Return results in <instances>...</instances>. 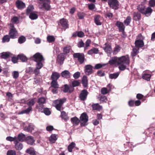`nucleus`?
Listing matches in <instances>:
<instances>
[{
  "label": "nucleus",
  "mask_w": 155,
  "mask_h": 155,
  "mask_svg": "<svg viewBox=\"0 0 155 155\" xmlns=\"http://www.w3.org/2000/svg\"><path fill=\"white\" fill-rule=\"evenodd\" d=\"M33 57L34 61L37 63L36 66H38L41 68L43 67L42 62L45 60L42 55L41 53L38 52L35 54L33 56Z\"/></svg>",
  "instance_id": "nucleus-1"
},
{
  "label": "nucleus",
  "mask_w": 155,
  "mask_h": 155,
  "mask_svg": "<svg viewBox=\"0 0 155 155\" xmlns=\"http://www.w3.org/2000/svg\"><path fill=\"white\" fill-rule=\"evenodd\" d=\"M67 99L65 97L55 100L53 101L54 106L56 109L58 111H61L64 109L62 107L63 104L66 101Z\"/></svg>",
  "instance_id": "nucleus-2"
},
{
  "label": "nucleus",
  "mask_w": 155,
  "mask_h": 155,
  "mask_svg": "<svg viewBox=\"0 0 155 155\" xmlns=\"http://www.w3.org/2000/svg\"><path fill=\"white\" fill-rule=\"evenodd\" d=\"M137 9L142 14L147 16L150 15L152 12V9L150 7L145 8V6L141 5L138 6Z\"/></svg>",
  "instance_id": "nucleus-3"
},
{
  "label": "nucleus",
  "mask_w": 155,
  "mask_h": 155,
  "mask_svg": "<svg viewBox=\"0 0 155 155\" xmlns=\"http://www.w3.org/2000/svg\"><path fill=\"white\" fill-rule=\"evenodd\" d=\"M38 2L41 5V8H43L46 11L50 10L51 8L50 0H38Z\"/></svg>",
  "instance_id": "nucleus-4"
},
{
  "label": "nucleus",
  "mask_w": 155,
  "mask_h": 155,
  "mask_svg": "<svg viewBox=\"0 0 155 155\" xmlns=\"http://www.w3.org/2000/svg\"><path fill=\"white\" fill-rule=\"evenodd\" d=\"M80 125L81 127H84L87 125V122L88 120V117L85 112L82 113L80 117Z\"/></svg>",
  "instance_id": "nucleus-5"
},
{
  "label": "nucleus",
  "mask_w": 155,
  "mask_h": 155,
  "mask_svg": "<svg viewBox=\"0 0 155 155\" xmlns=\"http://www.w3.org/2000/svg\"><path fill=\"white\" fill-rule=\"evenodd\" d=\"M41 69V68L38 66H36L35 69H34L32 67H29L26 69V72L30 74H34L35 76H38L40 74V69Z\"/></svg>",
  "instance_id": "nucleus-6"
},
{
  "label": "nucleus",
  "mask_w": 155,
  "mask_h": 155,
  "mask_svg": "<svg viewBox=\"0 0 155 155\" xmlns=\"http://www.w3.org/2000/svg\"><path fill=\"white\" fill-rule=\"evenodd\" d=\"M143 39L144 37L141 34H140L138 35L135 42L136 48H139L143 46L144 43L143 41Z\"/></svg>",
  "instance_id": "nucleus-7"
},
{
  "label": "nucleus",
  "mask_w": 155,
  "mask_h": 155,
  "mask_svg": "<svg viewBox=\"0 0 155 155\" xmlns=\"http://www.w3.org/2000/svg\"><path fill=\"white\" fill-rule=\"evenodd\" d=\"M73 57L74 59H77L80 64L84 63L85 60L84 54L80 53H74L73 54Z\"/></svg>",
  "instance_id": "nucleus-8"
},
{
  "label": "nucleus",
  "mask_w": 155,
  "mask_h": 155,
  "mask_svg": "<svg viewBox=\"0 0 155 155\" xmlns=\"http://www.w3.org/2000/svg\"><path fill=\"white\" fill-rule=\"evenodd\" d=\"M11 27L12 28L9 32V35L11 38L15 39L18 37L19 35L16 29L14 27V25H12Z\"/></svg>",
  "instance_id": "nucleus-9"
},
{
  "label": "nucleus",
  "mask_w": 155,
  "mask_h": 155,
  "mask_svg": "<svg viewBox=\"0 0 155 155\" xmlns=\"http://www.w3.org/2000/svg\"><path fill=\"white\" fill-rule=\"evenodd\" d=\"M66 55L62 53L58 54L56 58V63L60 65L63 64L64 61L66 58Z\"/></svg>",
  "instance_id": "nucleus-10"
},
{
  "label": "nucleus",
  "mask_w": 155,
  "mask_h": 155,
  "mask_svg": "<svg viewBox=\"0 0 155 155\" xmlns=\"http://www.w3.org/2000/svg\"><path fill=\"white\" fill-rule=\"evenodd\" d=\"M58 25L60 26L64 30L69 28L68 20L64 18L61 19L59 20Z\"/></svg>",
  "instance_id": "nucleus-11"
},
{
  "label": "nucleus",
  "mask_w": 155,
  "mask_h": 155,
  "mask_svg": "<svg viewBox=\"0 0 155 155\" xmlns=\"http://www.w3.org/2000/svg\"><path fill=\"white\" fill-rule=\"evenodd\" d=\"M108 4L112 8L117 10L119 8V2L117 0H109Z\"/></svg>",
  "instance_id": "nucleus-12"
},
{
  "label": "nucleus",
  "mask_w": 155,
  "mask_h": 155,
  "mask_svg": "<svg viewBox=\"0 0 155 155\" xmlns=\"http://www.w3.org/2000/svg\"><path fill=\"white\" fill-rule=\"evenodd\" d=\"M121 60H120V64H118L117 65H119L118 68L120 70L123 71L125 69L126 66L124 64L126 63V57L125 56H121Z\"/></svg>",
  "instance_id": "nucleus-13"
},
{
  "label": "nucleus",
  "mask_w": 155,
  "mask_h": 155,
  "mask_svg": "<svg viewBox=\"0 0 155 155\" xmlns=\"http://www.w3.org/2000/svg\"><path fill=\"white\" fill-rule=\"evenodd\" d=\"M115 25L118 28L119 31L122 33L124 35V29L125 26L123 22L117 21L115 24Z\"/></svg>",
  "instance_id": "nucleus-14"
},
{
  "label": "nucleus",
  "mask_w": 155,
  "mask_h": 155,
  "mask_svg": "<svg viewBox=\"0 0 155 155\" xmlns=\"http://www.w3.org/2000/svg\"><path fill=\"white\" fill-rule=\"evenodd\" d=\"M74 88L72 86H69L67 84H65L61 87V90H62L64 93H71L74 90Z\"/></svg>",
  "instance_id": "nucleus-15"
},
{
  "label": "nucleus",
  "mask_w": 155,
  "mask_h": 155,
  "mask_svg": "<svg viewBox=\"0 0 155 155\" xmlns=\"http://www.w3.org/2000/svg\"><path fill=\"white\" fill-rule=\"evenodd\" d=\"M121 57H114L109 61L108 63L111 65L113 64L117 65L118 64H120V60H121Z\"/></svg>",
  "instance_id": "nucleus-16"
},
{
  "label": "nucleus",
  "mask_w": 155,
  "mask_h": 155,
  "mask_svg": "<svg viewBox=\"0 0 155 155\" xmlns=\"http://www.w3.org/2000/svg\"><path fill=\"white\" fill-rule=\"evenodd\" d=\"M88 94V92L86 90H82L79 95V98L80 100L82 101L85 100L87 99Z\"/></svg>",
  "instance_id": "nucleus-17"
},
{
  "label": "nucleus",
  "mask_w": 155,
  "mask_h": 155,
  "mask_svg": "<svg viewBox=\"0 0 155 155\" xmlns=\"http://www.w3.org/2000/svg\"><path fill=\"white\" fill-rule=\"evenodd\" d=\"M93 66L90 65H87L85 66V72L87 75L92 74L93 72Z\"/></svg>",
  "instance_id": "nucleus-18"
},
{
  "label": "nucleus",
  "mask_w": 155,
  "mask_h": 155,
  "mask_svg": "<svg viewBox=\"0 0 155 155\" xmlns=\"http://www.w3.org/2000/svg\"><path fill=\"white\" fill-rule=\"evenodd\" d=\"M17 7L19 9L24 8L25 7V4L21 1L17 0L15 3Z\"/></svg>",
  "instance_id": "nucleus-19"
},
{
  "label": "nucleus",
  "mask_w": 155,
  "mask_h": 155,
  "mask_svg": "<svg viewBox=\"0 0 155 155\" xmlns=\"http://www.w3.org/2000/svg\"><path fill=\"white\" fill-rule=\"evenodd\" d=\"M61 75L63 78L67 79L70 78L71 74L69 71L64 70L61 73Z\"/></svg>",
  "instance_id": "nucleus-20"
},
{
  "label": "nucleus",
  "mask_w": 155,
  "mask_h": 155,
  "mask_svg": "<svg viewBox=\"0 0 155 155\" xmlns=\"http://www.w3.org/2000/svg\"><path fill=\"white\" fill-rule=\"evenodd\" d=\"M91 107L93 110L99 111L102 109V106L100 105L98 103L93 104L91 105Z\"/></svg>",
  "instance_id": "nucleus-21"
},
{
  "label": "nucleus",
  "mask_w": 155,
  "mask_h": 155,
  "mask_svg": "<svg viewBox=\"0 0 155 155\" xmlns=\"http://www.w3.org/2000/svg\"><path fill=\"white\" fill-rule=\"evenodd\" d=\"M25 141L28 144L31 145H33L35 141L33 137L31 136H29L26 137Z\"/></svg>",
  "instance_id": "nucleus-22"
},
{
  "label": "nucleus",
  "mask_w": 155,
  "mask_h": 155,
  "mask_svg": "<svg viewBox=\"0 0 155 155\" xmlns=\"http://www.w3.org/2000/svg\"><path fill=\"white\" fill-rule=\"evenodd\" d=\"M71 120L72 123L74 125L77 126L79 124V123H80V119H79L76 117L71 118Z\"/></svg>",
  "instance_id": "nucleus-23"
},
{
  "label": "nucleus",
  "mask_w": 155,
  "mask_h": 155,
  "mask_svg": "<svg viewBox=\"0 0 155 155\" xmlns=\"http://www.w3.org/2000/svg\"><path fill=\"white\" fill-rule=\"evenodd\" d=\"M15 148L17 150H21L23 147V145L22 143H19L17 140L15 142Z\"/></svg>",
  "instance_id": "nucleus-24"
},
{
  "label": "nucleus",
  "mask_w": 155,
  "mask_h": 155,
  "mask_svg": "<svg viewBox=\"0 0 155 155\" xmlns=\"http://www.w3.org/2000/svg\"><path fill=\"white\" fill-rule=\"evenodd\" d=\"M71 49V47L70 46H64L63 48V53H62L66 55V54L69 53Z\"/></svg>",
  "instance_id": "nucleus-25"
},
{
  "label": "nucleus",
  "mask_w": 155,
  "mask_h": 155,
  "mask_svg": "<svg viewBox=\"0 0 155 155\" xmlns=\"http://www.w3.org/2000/svg\"><path fill=\"white\" fill-rule=\"evenodd\" d=\"M34 130V126L31 124H30L28 126H25L24 128V130L31 133Z\"/></svg>",
  "instance_id": "nucleus-26"
},
{
  "label": "nucleus",
  "mask_w": 155,
  "mask_h": 155,
  "mask_svg": "<svg viewBox=\"0 0 155 155\" xmlns=\"http://www.w3.org/2000/svg\"><path fill=\"white\" fill-rule=\"evenodd\" d=\"M60 77L59 73L57 72H53L51 76V78L52 81H57Z\"/></svg>",
  "instance_id": "nucleus-27"
},
{
  "label": "nucleus",
  "mask_w": 155,
  "mask_h": 155,
  "mask_svg": "<svg viewBox=\"0 0 155 155\" xmlns=\"http://www.w3.org/2000/svg\"><path fill=\"white\" fill-rule=\"evenodd\" d=\"M26 138L25 135L22 133L19 134L17 137L18 141L20 142H23L25 140Z\"/></svg>",
  "instance_id": "nucleus-28"
},
{
  "label": "nucleus",
  "mask_w": 155,
  "mask_h": 155,
  "mask_svg": "<svg viewBox=\"0 0 155 155\" xmlns=\"http://www.w3.org/2000/svg\"><path fill=\"white\" fill-rule=\"evenodd\" d=\"M104 45L105 47L104 48V50L106 52L109 53L112 49L111 46L107 43H105Z\"/></svg>",
  "instance_id": "nucleus-29"
},
{
  "label": "nucleus",
  "mask_w": 155,
  "mask_h": 155,
  "mask_svg": "<svg viewBox=\"0 0 155 155\" xmlns=\"http://www.w3.org/2000/svg\"><path fill=\"white\" fill-rule=\"evenodd\" d=\"M101 16L99 15H96L94 17V21L96 24L97 25H101V23L100 21Z\"/></svg>",
  "instance_id": "nucleus-30"
},
{
  "label": "nucleus",
  "mask_w": 155,
  "mask_h": 155,
  "mask_svg": "<svg viewBox=\"0 0 155 155\" xmlns=\"http://www.w3.org/2000/svg\"><path fill=\"white\" fill-rule=\"evenodd\" d=\"M34 8L32 5H29L27 8L26 10V14L29 15V14L33 12Z\"/></svg>",
  "instance_id": "nucleus-31"
},
{
  "label": "nucleus",
  "mask_w": 155,
  "mask_h": 155,
  "mask_svg": "<svg viewBox=\"0 0 155 155\" xmlns=\"http://www.w3.org/2000/svg\"><path fill=\"white\" fill-rule=\"evenodd\" d=\"M99 50L98 48H93L88 51L87 53L89 54H96L98 52Z\"/></svg>",
  "instance_id": "nucleus-32"
},
{
  "label": "nucleus",
  "mask_w": 155,
  "mask_h": 155,
  "mask_svg": "<svg viewBox=\"0 0 155 155\" xmlns=\"http://www.w3.org/2000/svg\"><path fill=\"white\" fill-rule=\"evenodd\" d=\"M61 117L62 119H64L65 121H67L69 119L67 114L64 111H62L61 112Z\"/></svg>",
  "instance_id": "nucleus-33"
},
{
  "label": "nucleus",
  "mask_w": 155,
  "mask_h": 155,
  "mask_svg": "<svg viewBox=\"0 0 155 155\" xmlns=\"http://www.w3.org/2000/svg\"><path fill=\"white\" fill-rule=\"evenodd\" d=\"M57 136L55 134H52L49 139V140L51 143H54L57 140Z\"/></svg>",
  "instance_id": "nucleus-34"
},
{
  "label": "nucleus",
  "mask_w": 155,
  "mask_h": 155,
  "mask_svg": "<svg viewBox=\"0 0 155 155\" xmlns=\"http://www.w3.org/2000/svg\"><path fill=\"white\" fill-rule=\"evenodd\" d=\"M88 80L86 76H84L82 79V84L84 87H86L87 85Z\"/></svg>",
  "instance_id": "nucleus-35"
},
{
  "label": "nucleus",
  "mask_w": 155,
  "mask_h": 155,
  "mask_svg": "<svg viewBox=\"0 0 155 155\" xmlns=\"http://www.w3.org/2000/svg\"><path fill=\"white\" fill-rule=\"evenodd\" d=\"M11 38L8 35H6L3 36L2 39V42L3 43L8 42L9 41Z\"/></svg>",
  "instance_id": "nucleus-36"
},
{
  "label": "nucleus",
  "mask_w": 155,
  "mask_h": 155,
  "mask_svg": "<svg viewBox=\"0 0 155 155\" xmlns=\"http://www.w3.org/2000/svg\"><path fill=\"white\" fill-rule=\"evenodd\" d=\"M18 57V59L22 62H26L27 61V58L23 54H19Z\"/></svg>",
  "instance_id": "nucleus-37"
},
{
  "label": "nucleus",
  "mask_w": 155,
  "mask_h": 155,
  "mask_svg": "<svg viewBox=\"0 0 155 155\" xmlns=\"http://www.w3.org/2000/svg\"><path fill=\"white\" fill-rule=\"evenodd\" d=\"M75 143L73 142L71 143L68 147V150L69 152H71L72 151V149L75 146Z\"/></svg>",
  "instance_id": "nucleus-38"
},
{
  "label": "nucleus",
  "mask_w": 155,
  "mask_h": 155,
  "mask_svg": "<svg viewBox=\"0 0 155 155\" xmlns=\"http://www.w3.org/2000/svg\"><path fill=\"white\" fill-rule=\"evenodd\" d=\"M10 54V53L9 52H3L1 54V57L2 58L6 59L9 57Z\"/></svg>",
  "instance_id": "nucleus-39"
},
{
  "label": "nucleus",
  "mask_w": 155,
  "mask_h": 155,
  "mask_svg": "<svg viewBox=\"0 0 155 155\" xmlns=\"http://www.w3.org/2000/svg\"><path fill=\"white\" fill-rule=\"evenodd\" d=\"M119 73L118 72L111 74H109V78L111 79H115L119 76Z\"/></svg>",
  "instance_id": "nucleus-40"
},
{
  "label": "nucleus",
  "mask_w": 155,
  "mask_h": 155,
  "mask_svg": "<svg viewBox=\"0 0 155 155\" xmlns=\"http://www.w3.org/2000/svg\"><path fill=\"white\" fill-rule=\"evenodd\" d=\"M38 17V15L37 14L32 13L29 14V18L31 20H34L37 19Z\"/></svg>",
  "instance_id": "nucleus-41"
},
{
  "label": "nucleus",
  "mask_w": 155,
  "mask_h": 155,
  "mask_svg": "<svg viewBox=\"0 0 155 155\" xmlns=\"http://www.w3.org/2000/svg\"><path fill=\"white\" fill-rule=\"evenodd\" d=\"M32 108L31 106L29 107L27 109L21 111L19 114H28L31 110Z\"/></svg>",
  "instance_id": "nucleus-42"
},
{
  "label": "nucleus",
  "mask_w": 155,
  "mask_h": 155,
  "mask_svg": "<svg viewBox=\"0 0 155 155\" xmlns=\"http://www.w3.org/2000/svg\"><path fill=\"white\" fill-rule=\"evenodd\" d=\"M27 153H28L30 155H35L36 154L35 151L31 148L28 149L26 151Z\"/></svg>",
  "instance_id": "nucleus-43"
},
{
  "label": "nucleus",
  "mask_w": 155,
  "mask_h": 155,
  "mask_svg": "<svg viewBox=\"0 0 155 155\" xmlns=\"http://www.w3.org/2000/svg\"><path fill=\"white\" fill-rule=\"evenodd\" d=\"M151 75L150 74L144 73L142 76L143 79L149 81L150 80Z\"/></svg>",
  "instance_id": "nucleus-44"
},
{
  "label": "nucleus",
  "mask_w": 155,
  "mask_h": 155,
  "mask_svg": "<svg viewBox=\"0 0 155 155\" xmlns=\"http://www.w3.org/2000/svg\"><path fill=\"white\" fill-rule=\"evenodd\" d=\"M47 41L49 43L54 42L55 40V38L53 36L49 35L47 37Z\"/></svg>",
  "instance_id": "nucleus-45"
},
{
  "label": "nucleus",
  "mask_w": 155,
  "mask_h": 155,
  "mask_svg": "<svg viewBox=\"0 0 155 155\" xmlns=\"http://www.w3.org/2000/svg\"><path fill=\"white\" fill-rule=\"evenodd\" d=\"M99 98L101 103H103L106 102L107 101V97L104 95L101 96L99 97Z\"/></svg>",
  "instance_id": "nucleus-46"
},
{
  "label": "nucleus",
  "mask_w": 155,
  "mask_h": 155,
  "mask_svg": "<svg viewBox=\"0 0 155 155\" xmlns=\"http://www.w3.org/2000/svg\"><path fill=\"white\" fill-rule=\"evenodd\" d=\"M51 84V87L58 88V85L57 81L52 80Z\"/></svg>",
  "instance_id": "nucleus-47"
},
{
  "label": "nucleus",
  "mask_w": 155,
  "mask_h": 155,
  "mask_svg": "<svg viewBox=\"0 0 155 155\" xmlns=\"http://www.w3.org/2000/svg\"><path fill=\"white\" fill-rule=\"evenodd\" d=\"M120 47L118 45H116L114 48L113 54H117V53L120 51Z\"/></svg>",
  "instance_id": "nucleus-48"
},
{
  "label": "nucleus",
  "mask_w": 155,
  "mask_h": 155,
  "mask_svg": "<svg viewBox=\"0 0 155 155\" xmlns=\"http://www.w3.org/2000/svg\"><path fill=\"white\" fill-rule=\"evenodd\" d=\"M6 140L10 141H14V143H15V142L17 140V137H12L9 136L8 137L6 138Z\"/></svg>",
  "instance_id": "nucleus-49"
},
{
  "label": "nucleus",
  "mask_w": 155,
  "mask_h": 155,
  "mask_svg": "<svg viewBox=\"0 0 155 155\" xmlns=\"http://www.w3.org/2000/svg\"><path fill=\"white\" fill-rule=\"evenodd\" d=\"M110 91L108 90L107 88L106 87H103L102 88L101 90V93L103 95L106 94L108 93Z\"/></svg>",
  "instance_id": "nucleus-50"
},
{
  "label": "nucleus",
  "mask_w": 155,
  "mask_h": 155,
  "mask_svg": "<svg viewBox=\"0 0 155 155\" xmlns=\"http://www.w3.org/2000/svg\"><path fill=\"white\" fill-rule=\"evenodd\" d=\"M46 99L44 97H41L38 99V103L39 104H43L45 103Z\"/></svg>",
  "instance_id": "nucleus-51"
},
{
  "label": "nucleus",
  "mask_w": 155,
  "mask_h": 155,
  "mask_svg": "<svg viewBox=\"0 0 155 155\" xmlns=\"http://www.w3.org/2000/svg\"><path fill=\"white\" fill-rule=\"evenodd\" d=\"M106 65V64H97L95 65L94 68L96 69H98Z\"/></svg>",
  "instance_id": "nucleus-52"
},
{
  "label": "nucleus",
  "mask_w": 155,
  "mask_h": 155,
  "mask_svg": "<svg viewBox=\"0 0 155 155\" xmlns=\"http://www.w3.org/2000/svg\"><path fill=\"white\" fill-rule=\"evenodd\" d=\"M38 105H37L36 107L38 109L39 111L42 112L43 111L44 105L43 104H38Z\"/></svg>",
  "instance_id": "nucleus-53"
},
{
  "label": "nucleus",
  "mask_w": 155,
  "mask_h": 155,
  "mask_svg": "<svg viewBox=\"0 0 155 155\" xmlns=\"http://www.w3.org/2000/svg\"><path fill=\"white\" fill-rule=\"evenodd\" d=\"M138 48H134L133 49V51L131 52V55L132 56H136L138 53Z\"/></svg>",
  "instance_id": "nucleus-54"
},
{
  "label": "nucleus",
  "mask_w": 155,
  "mask_h": 155,
  "mask_svg": "<svg viewBox=\"0 0 155 155\" xmlns=\"http://www.w3.org/2000/svg\"><path fill=\"white\" fill-rule=\"evenodd\" d=\"M80 83L78 81L74 80L73 81L72 83V84L73 87H75L79 86Z\"/></svg>",
  "instance_id": "nucleus-55"
},
{
  "label": "nucleus",
  "mask_w": 155,
  "mask_h": 155,
  "mask_svg": "<svg viewBox=\"0 0 155 155\" xmlns=\"http://www.w3.org/2000/svg\"><path fill=\"white\" fill-rule=\"evenodd\" d=\"M25 38L23 36L20 37L18 39V42L20 44H22L25 41Z\"/></svg>",
  "instance_id": "nucleus-56"
},
{
  "label": "nucleus",
  "mask_w": 155,
  "mask_h": 155,
  "mask_svg": "<svg viewBox=\"0 0 155 155\" xmlns=\"http://www.w3.org/2000/svg\"><path fill=\"white\" fill-rule=\"evenodd\" d=\"M45 114L47 115H49L51 114V112L49 109L48 108H46L44 109L43 111Z\"/></svg>",
  "instance_id": "nucleus-57"
},
{
  "label": "nucleus",
  "mask_w": 155,
  "mask_h": 155,
  "mask_svg": "<svg viewBox=\"0 0 155 155\" xmlns=\"http://www.w3.org/2000/svg\"><path fill=\"white\" fill-rule=\"evenodd\" d=\"M85 44L82 40L79 41L77 43V46L78 47L81 48L84 47Z\"/></svg>",
  "instance_id": "nucleus-58"
},
{
  "label": "nucleus",
  "mask_w": 155,
  "mask_h": 155,
  "mask_svg": "<svg viewBox=\"0 0 155 155\" xmlns=\"http://www.w3.org/2000/svg\"><path fill=\"white\" fill-rule=\"evenodd\" d=\"M91 40L88 39L85 42V47L84 48V50H86L87 48L90 46V45L91 43Z\"/></svg>",
  "instance_id": "nucleus-59"
},
{
  "label": "nucleus",
  "mask_w": 155,
  "mask_h": 155,
  "mask_svg": "<svg viewBox=\"0 0 155 155\" xmlns=\"http://www.w3.org/2000/svg\"><path fill=\"white\" fill-rule=\"evenodd\" d=\"M7 155H16V151L12 150H8L7 152Z\"/></svg>",
  "instance_id": "nucleus-60"
},
{
  "label": "nucleus",
  "mask_w": 155,
  "mask_h": 155,
  "mask_svg": "<svg viewBox=\"0 0 155 155\" xmlns=\"http://www.w3.org/2000/svg\"><path fill=\"white\" fill-rule=\"evenodd\" d=\"M80 73L78 71L75 72L73 75V77L75 79H77L80 77Z\"/></svg>",
  "instance_id": "nucleus-61"
},
{
  "label": "nucleus",
  "mask_w": 155,
  "mask_h": 155,
  "mask_svg": "<svg viewBox=\"0 0 155 155\" xmlns=\"http://www.w3.org/2000/svg\"><path fill=\"white\" fill-rule=\"evenodd\" d=\"M97 73V75L100 77H103L105 75L104 72L102 70L98 71Z\"/></svg>",
  "instance_id": "nucleus-62"
},
{
  "label": "nucleus",
  "mask_w": 155,
  "mask_h": 155,
  "mask_svg": "<svg viewBox=\"0 0 155 155\" xmlns=\"http://www.w3.org/2000/svg\"><path fill=\"white\" fill-rule=\"evenodd\" d=\"M77 35L80 38H82L84 36V33L81 31H77Z\"/></svg>",
  "instance_id": "nucleus-63"
},
{
  "label": "nucleus",
  "mask_w": 155,
  "mask_h": 155,
  "mask_svg": "<svg viewBox=\"0 0 155 155\" xmlns=\"http://www.w3.org/2000/svg\"><path fill=\"white\" fill-rule=\"evenodd\" d=\"M12 74L13 78L15 79H17L19 77V74L18 71H14Z\"/></svg>",
  "instance_id": "nucleus-64"
}]
</instances>
